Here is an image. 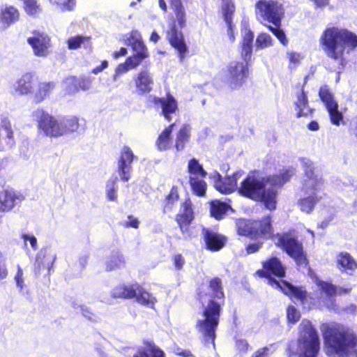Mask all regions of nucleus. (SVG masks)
I'll list each match as a JSON object with an SVG mask.
<instances>
[{"label": "nucleus", "mask_w": 357, "mask_h": 357, "mask_svg": "<svg viewBox=\"0 0 357 357\" xmlns=\"http://www.w3.org/2000/svg\"><path fill=\"white\" fill-rule=\"evenodd\" d=\"M208 291L203 287L196 290L197 300L202 306L201 319L196 321L195 328L205 343H211L215 347L222 307L225 304V294L220 278L214 277L208 282Z\"/></svg>", "instance_id": "nucleus-2"}, {"label": "nucleus", "mask_w": 357, "mask_h": 357, "mask_svg": "<svg viewBox=\"0 0 357 357\" xmlns=\"http://www.w3.org/2000/svg\"><path fill=\"white\" fill-rule=\"evenodd\" d=\"M107 66H108L107 61L103 60V61H101V63H100V66H98L93 68L91 70V73H93V74H96V75L98 74L102 70H103L104 69L107 68Z\"/></svg>", "instance_id": "nucleus-62"}, {"label": "nucleus", "mask_w": 357, "mask_h": 357, "mask_svg": "<svg viewBox=\"0 0 357 357\" xmlns=\"http://www.w3.org/2000/svg\"><path fill=\"white\" fill-rule=\"evenodd\" d=\"M127 40L135 54L128 56L124 63L118 66L116 73L126 72L129 69L136 68L144 60L149 57L148 48L137 30H132Z\"/></svg>", "instance_id": "nucleus-8"}, {"label": "nucleus", "mask_w": 357, "mask_h": 357, "mask_svg": "<svg viewBox=\"0 0 357 357\" xmlns=\"http://www.w3.org/2000/svg\"><path fill=\"white\" fill-rule=\"evenodd\" d=\"M305 84L306 81L303 84L298 83L295 86L296 100L294 102V105L296 111V118L307 116L308 114H312L314 112L313 109L309 108V101L307 93L305 91Z\"/></svg>", "instance_id": "nucleus-20"}, {"label": "nucleus", "mask_w": 357, "mask_h": 357, "mask_svg": "<svg viewBox=\"0 0 357 357\" xmlns=\"http://www.w3.org/2000/svg\"><path fill=\"white\" fill-rule=\"evenodd\" d=\"M172 14L169 15V27L166 32L167 39L170 45L176 50L178 56L183 61L188 47L185 42L184 36L178 29L186 26L187 15L182 0H168Z\"/></svg>", "instance_id": "nucleus-6"}, {"label": "nucleus", "mask_w": 357, "mask_h": 357, "mask_svg": "<svg viewBox=\"0 0 357 357\" xmlns=\"http://www.w3.org/2000/svg\"><path fill=\"white\" fill-rule=\"evenodd\" d=\"M321 199V197H319L315 192H312L307 196L300 198L297 204L302 212L310 214Z\"/></svg>", "instance_id": "nucleus-36"}, {"label": "nucleus", "mask_w": 357, "mask_h": 357, "mask_svg": "<svg viewBox=\"0 0 357 357\" xmlns=\"http://www.w3.org/2000/svg\"><path fill=\"white\" fill-rule=\"evenodd\" d=\"M187 171L189 174V177L192 176H202L206 177L207 172L204 169L202 164L199 163V160L195 158H192L188 160Z\"/></svg>", "instance_id": "nucleus-40"}, {"label": "nucleus", "mask_w": 357, "mask_h": 357, "mask_svg": "<svg viewBox=\"0 0 357 357\" xmlns=\"http://www.w3.org/2000/svg\"><path fill=\"white\" fill-rule=\"evenodd\" d=\"M136 93L139 96L149 93L153 90L154 80L152 74L147 69H142L132 78Z\"/></svg>", "instance_id": "nucleus-21"}, {"label": "nucleus", "mask_w": 357, "mask_h": 357, "mask_svg": "<svg viewBox=\"0 0 357 357\" xmlns=\"http://www.w3.org/2000/svg\"><path fill=\"white\" fill-rule=\"evenodd\" d=\"M175 125V123H170L159 134L155 141V146L158 150L164 151L171 148L172 144V132Z\"/></svg>", "instance_id": "nucleus-28"}, {"label": "nucleus", "mask_w": 357, "mask_h": 357, "mask_svg": "<svg viewBox=\"0 0 357 357\" xmlns=\"http://www.w3.org/2000/svg\"><path fill=\"white\" fill-rule=\"evenodd\" d=\"M240 175L238 172L224 177L218 174L214 181V187L218 191L225 195L238 191V180Z\"/></svg>", "instance_id": "nucleus-22"}, {"label": "nucleus", "mask_w": 357, "mask_h": 357, "mask_svg": "<svg viewBox=\"0 0 357 357\" xmlns=\"http://www.w3.org/2000/svg\"><path fill=\"white\" fill-rule=\"evenodd\" d=\"M175 354L182 357H195L190 350L177 348Z\"/></svg>", "instance_id": "nucleus-63"}, {"label": "nucleus", "mask_w": 357, "mask_h": 357, "mask_svg": "<svg viewBox=\"0 0 357 357\" xmlns=\"http://www.w3.org/2000/svg\"><path fill=\"white\" fill-rule=\"evenodd\" d=\"M236 234L250 239L273 240L275 245L293 259L298 265H306L308 260L303 245L293 230L274 233L272 216L265 215L260 218L238 219L235 222Z\"/></svg>", "instance_id": "nucleus-1"}, {"label": "nucleus", "mask_w": 357, "mask_h": 357, "mask_svg": "<svg viewBox=\"0 0 357 357\" xmlns=\"http://www.w3.org/2000/svg\"><path fill=\"white\" fill-rule=\"evenodd\" d=\"M287 55L289 61V67L291 68L298 66L303 58L300 53L294 51L288 52Z\"/></svg>", "instance_id": "nucleus-50"}, {"label": "nucleus", "mask_w": 357, "mask_h": 357, "mask_svg": "<svg viewBox=\"0 0 357 357\" xmlns=\"http://www.w3.org/2000/svg\"><path fill=\"white\" fill-rule=\"evenodd\" d=\"M137 282L132 284H119L115 286L111 291L113 298L132 299L136 296L135 289Z\"/></svg>", "instance_id": "nucleus-27"}, {"label": "nucleus", "mask_w": 357, "mask_h": 357, "mask_svg": "<svg viewBox=\"0 0 357 357\" xmlns=\"http://www.w3.org/2000/svg\"><path fill=\"white\" fill-rule=\"evenodd\" d=\"M269 349L268 347H264L257 349L251 357H268Z\"/></svg>", "instance_id": "nucleus-61"}, {"label": "nucleus", "mask_w": 357, "mask_h": 357, "mask_svg": "<svg viewBox=\"0 0 357 357\" xmlns=\"http://www.w3.org/2000/svg\"><path fill=\"white\" fill-rule=\"evenodd\" d=\"M22 238H23L24 241H29L31 248L35 250H37V239L34 236H29L26 234H23L22 235Z\"/></svg>", "instance_id": "nucleus-58"}, {"label": "nucleus", "mask_w": 357, "mask_h": 357, "mask_svg": "<svg viewBox=\"0 0 357 357\" xmlns=\"http://www.w3.org/2000/svg\"><path fill=\"white\" fill-rule=\"evenodd\" d=\"M230 208L229 204L219 199H213L210 202V215L217 220H222Z\"/></svg>", "instance_id": "nucleus-32"}, {"label": "nucleus", "mask_w": 357, "mask_h": 357, "mask_svg": "<svg viewBox=\"0 0 357 357\" xmlns=\"http://www.w3.org/2000/svg\"><path fill=\"white\" fill-rule=\"evenodd\" d=\"M137 158L128 146H123L118 158V172L123 181H128L132 172V163Z\"/></svg>", "instance_id": "nucleus-16"}, {"label": "nucleus", "mask_w": 357, "mask_h": 357, "mask_svg": "<svg viewBox=\"0 0 357 357\" xmlns=\"http://www.w3.org/2000/svg\"><path fill=\"white\" fill-rule=\"evenodd\" d=\"M284 294L291 300H297L302 305H314L315 298L307 291L303 286H295L289 282L282 280V284L278 287Z\"/></svg>", "instance_id": "nucleus-15"}, {"label": "nucleus", "mask_w": 357, "mask_h": 357, "mask_svg": "<svg viewBox=\"0 0 357 357\" xmlns=\"http://www.w3.org/2000/svg\"><path fill=\"white\" fill-rule=\"evenodd\" d=\"M255 13L263 20L280 26L284 15L282 5L275 0H258L255 3Z\"/></svg>", "instance_id": "nucleus-11"}, {"label": "nucleus", "mask_w": 357, "mask_h": 357, "mask_svg": "<svg viewBox=\"0 0 357 357\" xmlns=\"http://www.w3.org/2000/svg\"><path fill=\"white\" fill-rule=\"evenodd\" d=\"M320 349L318 333L311 321L303 319L300 324L297 348L288 347V357H317Z\"/></svg>", "instance_id": "nucleus-7"}, {"label": "nucleus", "mask_w": 357, "mask_h": 357, "mask_svg": "<svg viewBox=\"0 0 357 357\" xmlns=\"http://www.w3.org/2000/svg\"><path fill=\"white\" fill-rule=\"evenodd\" d=\"M251 172L240 183L238 193L255 202H259L269 211L276 208L278 189L288 182L291 176L289 169L268 175L259 179Z\"/></svg>", "instance_id": "nucleus-3"}, {"label": "nucleus", "mask_w": 357, "mask_h": 357, "mask_svg": "<svg viewBox=\"0 0 357 357\" xmlns=\"http://www.w3.org/2000/svg\"><path fill=\"white\" fill-rule=\"evenodd\" d=\"M326 109L328 112L331 122L333 125L339 126L341 124H344V115L342 112L339 111L337 103L327 107Z\"/></svg>", "instance_id": "nucleus-41"}, {"label": "nucleus", "mask_w": 357, "mask_h": 357, "mask_svg": "<svg viewBox=\"0 0 357 357\" xmlns=\"http://www.w3.org/2000/svg\"><path fill=\"white\" fill-rule=\"evenodd\" d=\"M205 178L206 177L202 176L189 177L188 183L190 186L192 193L198 197H204L206 196L207 183L204 180Z\"/></svg>", "instance_id": "nucleus-37"}, {"label": "nucleus", "mask_w": 357, "mask_h": 357, "mask_svg": "<svg viewBox=\"0 0 357 357\" xmlns=\"http://www.w3.org/2000/svg\"><path fill=\"white\" fill-rule=\"evenodd\" d=\"M319 290L324 293L327 298H331L336 295L337 287L331 282L318 280L317 282Z\"/></svg>", "instance_id": "nucleus-42"}, {"label": "nucleus", "mask_w": 357, "mask_h": 357, "mask_svg": "<svg viewBox=\"0 0 357 357\" xmlns=\"http://www.w3.org/2000/svg\"><path fill=\"white\" fill-rule=\"evenodd\" d=\"M134 357H165V354L153 341L144 340L143 346L137 349Z\"/></svg>", "instance_id": "nucleus-26"}, {"label": "nucleus", "mask_w": 357, "mask_h": 357, "mask_svg": "<svg viewBox=\"0 0 357 357\" xmlns=\"http://www.w3.org/2000/svg\"><path fill=\"white\" fill-rule=\"evenodd\" d=\"M93 79L94 78L90 76L70 75L64 80L66 90L68 94H73L80 91H88L91 88Z\"/></svg>", "instance_id": "nucleus-23"}, {"label": "nucleus", "mask_w": 357, "mask_h": 357, "mask_svg": "<svg viewBox=\"0 0 357 357\" xmlns=\"http://www.w3.org/2000/svg\"><path fill=\"white\" fill-rule=\"evenodd\" d=\"M20 18V10L14 6L6 5L0 10V23L5 28L17 22Z\"/></svg>", "instance_id": "nucleus-25"}, {"label": "nucleus", "mask_w": 357, "mask_h": 357, "mask_svg": "<svg viewBox=\"0 0 357 357\" xmlns=\"http://www.w3.org/2000/svg\"><path fill=\"white\" fill-rule=\"evenodd\" d=\"M180 199V190L177 185H172L169 192L166 195L161 203V208L163 213L172 212L176 203Z\"/></svg>", "instance_id": "nucleus-29"}, {"label": "nucleus", "mask_w": 357, "mask_h": 357, "mask_svg": "<svg viewBox=\"0 0 357 357\" xmlns=\"http://www.w3.org/2000/svg\"><path fill=\"white\" fill-rule=\"evenodd\" d=\"M301 313L296 307L292 305H288L287 307V319L289 324H294L299 321Z\"/></svg>", "instance_id": "nucleus-48"}, {"label": "nucleus", "mask_w": 357, "mask_h": 357, "mask_svg": "<svg viewBox=\"0 0 357 357\" xmlns=\"http://www.w3.org/2000/svg\"><path fill=\"white\" fill-rule=\"evenodd\" d=\"M117 178H109L107 181L106 187V197L109 201L116 202L117 200V190L116 185Z\"/></svg>", "instance_id": "nucleus-44"}, {"label": "nucleus", "mask_w": 357, "mask_h": 357, "mask_svg": "<svg viewBox=\"0 0 357 357\" xmlns=\"http://www.w3.org/2000/svg\"><path fill=\"white\" fill-rule=\"evenodd\" d=\"M254 33L250 29H246L243 34L241 45H252Z\"/></svg>", "instance_id": "nucleus-56"}, {"label": "nucleus", "mask_w": 357, "mask_h": 357, "mask_svg": "<svg viewBox=\"0 0 357 357\" xmlns=\"http://www.w3.org/2000/svg\"><path fill=\"white\" fill-rule=\"evenodd\" d=\"M151 102L155 106H160L161 108L160 115L167 121L172 120V115L178 111V104L173 95L167 92L165 97L154 96Z\"/></svg>", "instance_id": "nucleus-17"}, {"label": "nucleus", "mask_w": 357, "mask_h": 357, "mask_svg": "<svg viewBox=\"0 0 357 357\" xmlns=\"http://www.w3.org/2000/svg\"><path fill=\"white\" fill-rule=\"evenodd\" d=\"M128 54V50L126 47H121L118 51H114L112 56L114 59H118L121 56H123Z\"/></svg>", "instance_id": "nucleus-64"}, {"label": "nucleus", "mask_w": 357, "mask_h": 357, "mask_svg": "<svg viewBox=\"0 0 357 357\" xmlns=\"http://www.w3.org/2000/svg\"><path fill=\"white\" fill-rule=\"evenodd\" d=\"M35 77L31 72L23 74L16 82L15 90L20 95H25L32 92Z\"/></svg>", "instance_id": "nucleus-30"}, {"label": "nucleus", "mask_w": 357, "mask_h": 357, "mask_svg": "<svg viewBox=\"0 0 357 357\" xmlns=\"http://www.w3.org/2000/svg\"><path fill=\"white\" fill-rule=\"evenodd\" d=\"M24 10L29 15L36 16L42 11L37 0H24Z\"/></svg>", "instance_id": "nucleus-46"}, {"label": "nucleus", "mask_w": 357, "mask_h": 357, "mask_svg": "<svg viewBox=\"0 0 357 357\" xmlns=\"http://www.w3.org/2000/svg\"><path fill=\"white\" fill-rule=\"evenodd\" d=\"M305 174L308 177L309 180H312L313 181L312 183V188L313 190H315V186L318 185V183H321V181L319 179H317V176L314 174L312 170H309L305 172Z\"/></svg>", "instance_id": "nucleus-59"}, {"label": "nucleus", "mask_w": 357, "mask_h": 357, "mask_svg": "<svg viewBox=\"0 0 357 357\" xmlns=\"http://www.w3.org/2000/svg\"><path fill=\"white\" fill-rule=\"evenodd\" d=\"M220 12L222 17L229 29H231L233 17L236 11L234 0H221Z\"/></svg>", "instance_id": "nucleus-35"}, {"label": "nucleus", "mask_w": 357, "mask_h": 357, "mask_svg": "<svg viewBox=\"0 0 357 357\" xmlns=\"http://www.w3.org/2000/svg\"><path fill=\"white\" fill-rule=\"evenodd\" d=\"M249 76L248 63L234 61L227 66V84L231 90L243 86Z\"/></svg>", "instance_id": "nucleus-13"}, {"label": "nucleus", "mask_w": 357, "mask_h": 357, "mask_svg": "<svg viewBox=\"0 0 357 357\" xmlns=\"http://www.w3.org/2000/svg\"><path fill=\"white\" fill-rule=\"evenodd\" d=\"M191 128L188 124H183L176 134L174 148L177 151H183L185 144L190 142Z\"/></svg>", "instance_id": "nucleus-33"}, {"label": "nucleus", "mask_w": 357, "mask_h": 357, "mask_svg": "<svg viewBox=\"0 0 357 357\" xmlns=\"http://www.w3.org/2000/svg\"><path fill=\"white\" fill-rule=\"evenodd\" d=\"M32 36L27 38L28 44L31 47L35 56L46 57L50 52L52 41L50 36L45 32L33 30Z\"/></svg>", "instance_id": "nucleus-14"}, {"label": "nucleus", "mask_w": 357, "mask_h": 357, "mask_svg": "<svg viewBox=\"0 0 357 357\" xmlns=\"http://www.w3.org/2000/svg\"><path fill=\"white\" fill-rule=\"evenodd\" d=\"M174 266L178 271L181 270L185 263V260L181 254H175L172 257Z\"/></svg>", "instance_id": "nucleus-54"}, {"label": "nucleus", "mask_w": 357, "mask_h": 357, "mask_svg": "<svg viewBox=\"0 0 357 357\" xmlns=\"http://www.w3.org/2000/svg\"><path fill=\"white\" fill-rule=\"evenodd\" d=\"M62 11H71L75 6V0H60L58 3Z\"/></svg>", "instance_id": "nucleus-53"}, {"label": "nucleus", "mask_w": 357, "mask_h": 357, "mask_svg": "<svg viewBox=\"0 0 357 357\" xmlns=\"http://www.w3.org/2000/svg\"><path fill=\"white\" fill-rule=\"evenodd\" d=\"M37 122V128L40 132L50 137H61L59 132L60 121L52 114L43 109H37L33 112Z\"/></svg>", "instance_id": "nucleus-12"}, {"label": "nucleus", "mask_w": 357, "mask_h": 357, "mask_svg": "<svg viewBox=\"0 0 357 357\" xmlns=\"http://www.w3.org/2000/svg\"><path fill=\"white\" fill-rule=\"evenodd\" d=\"M127 218L128 220L121 224L124 228H133L137 229L139 227L140 221L137 218L132 215H128Z\"/></svg>", "instance_id": "nucleus-51"}, {"label": "nucleus", "mask_w": 357, "mask_h": 357, "mask_svg": "<svg viewBox=\"0 0 357 357\" xmlns=\"http://www.w3.org/2000/svg\"><path fill=\"white\" fill-rule=\"evenodd\" d=\"M79 127V119L75 116H65L60 121L61 136L76 132Z\"/></svg>", "instance_id": "nucleus-38"}, {"label": "nucleus", "mask_w": 357, "mask_h": 357, "mask_svg": "<svg viewBox=\"0 0 357 357\" xmlns=\"http://www.w3.org/2000/svg\"><path fill=\"white\" fill-rule=\"evenodd\" d=\"M324 349L329 357H357V335L342 326L326 327L323 332Z\"/></svg>", "instance_id": "nucleus-5"}, {"label": "nucleus", "mask_w": 357, "mask_h": 357, "mask_svg": "<svg viewBox=\"0 0 357 357\" xmlns=\"http://www.w3.org/2000/svg\"><path fill=\"white\" fill-rule=\"evenodd\" d=\"M126 264L123 255L119 252H112L109 260L105 263V270L112 271L121 268Z\"/></svg>", "instance_id": "nucleus-39"}, {"label": "nucleus", "mask_w": 357, "mask_h": 357, "mask_svg": "<svg viewBox=\"0 0 357 357\" xmlns=\"http://www.w3.org/2000/svg\"><path fill=\"white\" fill-rule=\"evenodd\" d=\"M22 196L13 188L0 191V214L11 212L22 201Z\"/></svg>", "instance_id": "nucleus-18"}, {"label": "nucleus", "mask_w": 357, "mask_h": 357, "mask_svg": "<svg viewBox=\"0 0 357 357\" xmlns=\"http://www.w3.org/2000/svg\"><path fill=\"white\" fill-rule=\"evenodd\" d=\"M56 87L54 82H40L38 85L37 90L33 94V101L35 103L38 104L48 98L52 91Z\"/></svg>", "instance_id": "nucleus-31"}, {"label": "nucleus", "mask_w": 357, "mask_h": 357, "mask_svg": "<svg viewBox=\"0 0 357 357\" xmlns=\"http://www.w3.org/2000/svg\"><path fill=\"white\" fill-rule=\"evenodd\" d=\"M241 56L245 63H248L252 58V45H241Z\"/></svg>", "instance_id": "nucleus-52"}, {"label": "nucleus", "mask_w": 357, "mask_h": 357, "mask_svg": "<svg viewBox=\"0 0 357 357\" xmlns=\"http://www.w3.org/2000/svg\"><path fill=\"white\" fill-rule=\"evenodd\" d=\"M2 128L5 130L6 133V137L8 139H13V137H14V136H13V130L12 129V127H11V125H10V122L4 123L2 125Z\"/></svg>", "instance_id": "nucleus-60"}, {"label": "nucleus", "mask_w": 357, "mask_h": 357, "mask_svg": "<svg viewBox=\"0 0 357 357\" xmlns=\"http://www.w3.org/2000/svg\"><path fill=\"white\" fill-rule=\"evenodd\" d=\"M319 45L325 55L336 63L330 70L341 73L347 63L345 55L357 49V34L345 27L328 25L321 32Z\"/></svg>", "instance_id": "nucleus-4"}, {"label": "nucleus", "mask_w": 357, "mask_h": 357, "mask_svg": "<svg viewBox=\"0 0 357 357\" xmlns=\"http://www.w3.org/2000/svg\"><path fill=\"white\" fill-rule=\"evenodd\" d=\"M319 96L324 103L326 107H329L337 102L334 100L332 93L329 91L327 86H321L319 91Z\"/></svg>", "instance_id": "nucleus-43"}, {"label": "nucleus", "mask_w": 357, "mask_h": 357, "mask_svg": "<svg viewBox=\"0 0 357 357\" xmlns=\"http://www.w3.org/2000/svg\"><path fill=\"white\" fill-rule=\"evenodd\" d=\"M336 266L341 272L351 275L357 269V260L348 252H340L337 255Z\"/></svg>", "instance_id": "nucleus-24"}, {"label": "nucleus", "mask_w": 357, "mask_h": 357, "mask_svg": "<svg viewBox=\"0 0 357 357\" xmlns=\"http://www.w3.org/2000/svg\"><path fill=\"white\" fill-rule=\"evenodd\" d=\"M266 27L269 31L272 32V33L278 39V40L284 45L287 46L288 45V40L286 37V35L284 31L280 29V26L273 27L271 25H267Z\"/></svg>", "instance_id": "nucleus-49"}, {"label": "nucleus", "mask_w": 357, "mask_h": 357, "mask_svg": "<svg viewBox=\"0 0 357 357\" xmlns=\"http://www.w3.org/2000/svg\"><path fill=\"white\" fill-rule=\"evenodd\" d=\"M202 235L206 250L211 252H218L222 249L227 241V238L211 229L203 227Z\"/></svg>", "instance_id": "nucleus-19"}, {"label": "nucleus", "mask_w": 357, "mask_h": 357, "mask_svg": "<svg viewBox=\"0 0 357 357\" xmlns=\"http://www.w3.org/2000/svg\"><path fill=\"white\" fill-rule=\"evenodd\" d=\"M136 287H137L135 289L136 296L134 298L136 301L142 305L153 307L157 302L156 298L151 293L146 291L140 284L137 283Z\"/></svg>", "instance_id": "nucleus-34"}, {"label": "nucleus", "mask_w": 357, "mask_h": 357, "mask_svg": "<svg viewBox=\"0 0 357 357\" xmlns=\"http://www.w3.org/2000/svg\"><path fill=\"white\" fill-rule=\"evenodd\" d=\"M91 37L77 35L70 37L67 40V46L69 50H77L86 42H89Z\"/></svg>", "instance_id": "nucleus-45"}, {"label": "nucleus", "mask_w": 357, "mask_h": 357, "mask_svg": "<svg viewBox=\"0 0 357 357\" xmlns=\"http://www.w3.org/2000/svg\"><path fill=\"white\" fill-rule=\"evenodd\" d=\"M195 217V206L191 198L187 196L180 202L178 211L174 216V221L184 238H192V225Z\"/></svg>", "instance_id": "nucleus-9"}, {"label": "nucleus", "mask_w": 357, "mask_h": 357, "mask_svg": "<svg viewBox=\"0 0 357 357\" xmlns=\"http://www.w3.org/2000/svg\"><path fill=\"white\" fill-rule=\"evenodd\" d=\"M273 40L271 36L266 33H260L257 36L255 47L257 49H264L273 45Z\"/></svg>", "instance_id": "nucleus-47"}, {"label": "nucleus", "mask_w": 357, "mask_h": 357, "mask_svg": "<svg viewBox=\"0 0 357 357\" xmlns=\"http://www.w3.org/2000/svg\"><path fill=\"white\" fill-rule=\"evenodd\" d=\"M262 268L258 269L255 275L260 278L268 280V284L273 287L278 288L282 284V280H278L273 276L283 278L286 276V268L281 260L275 257L271 256L261 262Z\"/></svg>", "instance_id": "nucleus-10"}, {"label": "nucleus", "mask_w": 357, "mask_h": 357, "mask_svg": "<svg viewBox=\"0 0 357 357\" xmlns=\"http://www.w3.org/2000/svg\"><path fill=\"white\" fill-rule=\"evenodd\" d=\"M236 347L240 352L247 353L249 350V343L245 339H238L236 341Z\"/></svg>", "instance_id": "nucleus-57"}, {"label": "nucleus", "mask_w": 357, "mask_h": 357, "mask_svg": "<svg viewBox=\"0 0 357 357\" xmlns=\"http://www.w3.org/2000/svg\"><path fill=\"white\" fill-rule=\"evenodd\" d=\"M263 242L257 241L248 243L245 247V251L248 255L257 252L262 247Z\"/></svg>", "instance_id": "nucleus-55"}]
</instances>
